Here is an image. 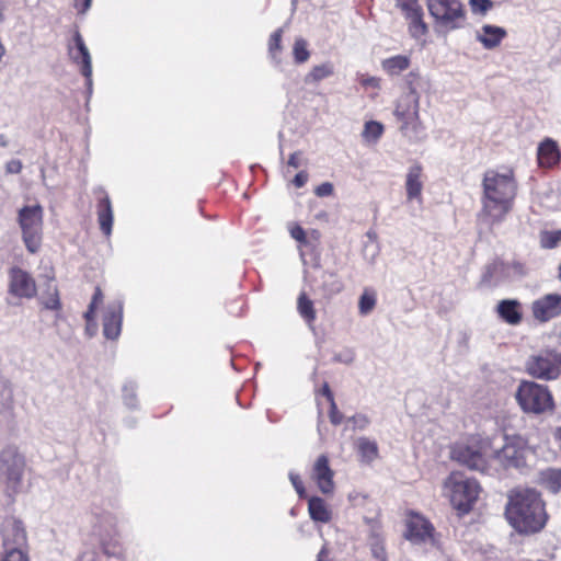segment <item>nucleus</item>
Listing matches in <instances>:
<instances>
[{
	"label": "nucleus",
	"mask_w": 561,
	"mask_h": 561,
	"mask_svg": "<svg viewBox=\"0 0 561 561\" xmlns=\"http://www.w3.org/2000/svg\"><path fill=\"white\" fill-rule=\"evenodd\" d=\"M505 516L510 525L519 534L540 531L548 519L545 503L534 489H515L508 494Z\"/></svg>",
	"instance_id": "obj_1"
},
{
	"label": "nucleus",
	"mask_w": 561,
	"mask_h": 561,
	"mask_svg": "<svg viewBox=\"0 0 561 561\" xmlns=\"http://www.w3.org/2000/svg\"><path fill=\"white\" fill-rule=\"evenodd\" d=\"M482 187L484 214L493 224L501 222L511 211L517 192L513 171L488 170L483 175Z\"/></svg>",
	"instance_id": "obj_2"
},
{
	"label": "nucleus",
	"mask_w": 561,
	"mask_h": 561,
	"mask_svg": "<svg viewBox=\"0 0 561 561\" xmlns=\"http://www.w3.org/2000/svg\"><path fill=\"white\" fill-rule=\"evenodd\" d=\"M450 457L471 470L484 471L491 459V440L479 435L470 436L454 444Z\"/></svg>",
	"instance_id": "obj_3"
},
{
	"label": "nucleus",
	"mask_w": 561,
	"mask_h": 561,
	"mask_svg": "<svg viewBox=\"0 0 561 561\" xmlns=\"http://www.w3.org/2000/svg\"><path fill=\"white\" fill-rule=\"evenodd\" d=\"M444 490L453 507L460 514H468L478 501L481 486L477 480L460 472H451L444 481Z\"/></svg>",
	"instance_id": "obj_4"
},
{
	"label": "nucleus",
	"mask_w": 561,
	"mask_h": 561,
	"mask_svg": "<svg viewBox=\"0 0 561 561\" xmlns=\"http://www.w3.org/2000/svg\"><path fill=\"white\" fill-rule=\"evenodd\" d=\"M437 33L447 34L463 27L466 10L460 0H426Z\"/></svg>",
	"instance_id": "obj_5"
},
{
	"label": "nucleus",
	"mask_w": 561,
	"mask_h": 561,
	"mask_svg": "<svg viewBox=\"0 0 561 561\" xmlns=\"http://www.w3.org/2000/svg\"><path fill=\"white\" fill-rule=\"evenodd\" d=\"M515 398L526 413L541 414L554 409L553 398L548 387L535 381H522Z\"/></svg>",
	"instance_id": "obj_6"
},
{
	"label": "nucleus",
	"mask_w": 561,
	"mask_h": 561,
	"mask_svg": "<svg viewBox=\"0 0 561 561\" xmlns=\"http://www.w3.org/2000/svg\"><path fill=\"white\" fill-rule=\"evenodd\" d=\"M420 94L415 88L408 91L397 102L394 116L400 122V130L410 139H416L423 130L420 119Z\"/></svg>",
	"instance_id": "obj_7"
},
{
	"label": "nucleus",
	"mask_w": 561,
	"mask_h": 561,
	"mask_svg": "<svg viewBox=\"0 0 561 561\" xmlns=\"http://www.w3.org/2000/svg\"><path fill=\"white\" fill-rule=\"evenodd\" d=\"M43 218L44 210L39 204L24 206L18 213V224L21 229L22 240L30 253H36L41 249Z\"/></svg>",
	"instance_id": "obj_8"
},
{
	"label": "nucleus",
	"mask_w": 561,
	"mask_h": 561,
	"mask_svg": "<svg viewBox=\"0 0 561 561\" xmlns=\"http://www.w3.org/2000/svg\"><path fill=\"white\" fill-rule=\"evenodd\" d=\"M25 467V457L18 447L10 445L0 451V480L9 493L20 491Z\"/></svg>",
	"instance_id": "obj_9"
},
{
	"label": "nucleus",
	"mask_w": 561,
	"mask_h": 561,
	"mask_svg": "<svg viewBox=\"0 0 561 561\" xmlns=\"http://www.w3.org/2000/svg\"><path fill=\"white\" fill-rule=\"evenodd\" d=\"M525 369L534 378L556 380L561 375L559 353L547 348L531 354L525 363Z\"/></svg>",
	"instance_id": "obj_10"
},
{
	"label": "nucleus",
	"mask_w": 561,
	"mask_h": 561,
	"mask_svg": "<svg viewBox=\"0 0 561 561\" xmlns=\"http://www.w3.org/2000/svg\"><path fill=\"white\" fill-rule=\"evenodd\" d=\"M528 448L522 437L506 438L504 445L500 448H493L491 445V459L499 461L503 467H520L525 463Z\"/></svg>",
	"instance_id": "obj_11"
},
{
	"label": "nucleus",
	"mask_w": 561,
	"mask_h": 561,
	"mask_svg": "<svg viewBox=\"0 0 561 561\" xmlns=\"http://www.w3.org/2000/svg\"><path fill=\"white\" fill-rule=\"evenodd\" d=\"M405 537L415 545L438 547V540L433 525L420 514H411L409 516Z\"/></svg>",
	"instance_id": "obj_12"
},
{
	"label": "nucleus",
	"mask_w": 561,
	"mask_h": 561,
	"mask_svg": "<svg viewBox=\"0 0 561 561\" xmlns=\"http://www.w3.org/2000/svg\"><path fill=\"white\" fill-rule=\"evenodd\" d=\"M0 536L3 550L20 549L25 550L27 536L21 520L15 517H7L0 526Z\"/></svg>",
	"instance_id": "obj_13"
},
{
	"label": "nucleus",
	"mask_w": 561,
	"mask_h": 561,
	"mask_svg": "<svg viewBox=\"0 0 561 561\" xmlns=\"http://www.w3.org/2000/svg\"><path fill=\"white\" fill-rule=\"evenodd\" d=\"M9 293L19 298L31 299L36 295L34 278L20 267L9 271Z\"/></svg>",
	"instance_id": "obj_14"
},
{
	"label": "nucleus",
	"mask_w": 561,
	"mask_h": 561,
	"mask_svg": "<svg viewBox=\"0 0 561 561\" xmlns=\"http://www.w3.org/2000/svg\"><path fill=\"white\" fill-rule=\"evenodd\" d=\"M334 471L331 469L327 455H320L311 470V479L323 494H332L335 489Z\"/></svg>",
	"instance_id": "obj_15"
},
{
	"label": "nucleus",
	"mask_w": 561,
	"mask_h": 561,
	"mask_svg": "<svg viewBox=\"0 0 561 561\" xmlns=\"http://www.w3.org/2000/svg\"><path fill=\"white\" fill-rule=\"evenodd\" d=\"M368 533L366 545L370 552L371 561H388L386 540L381 525L373 519H367Z\"/></svg>",
	"instance_id": "obj_16"
},
{
	"label": "nucleus",
	"mask_w": 561,
	"mask_h": 561,
	"mask_svg": "<svg viewBox=\"0 0 561 561\" xmlns=\"http://www.w3.org/2000/svg\"><path fill=\"white\" fill-rule=\"evenodd\" d=\"M123 301L117 299L110 302L103 314V334L108 340H116L122 331Z\"/></svg>",
	"instance_id": "obj_17"
},
{
	"label": "nucleus",
	"mask_w": 561,
	"mask_h": 561,
	"mask_svg": "<svg viewBox=\"0 0 561 561\" xmlns=\"http://www.w3.org/2000/svg\"><path fill=\"white\" fill-rule=\"evenodd\" d=\"M534 317L546 322L561 313V296L558 294H549L533 302Z\"/></svg>",
	"instance_id": "obj_18"
},
{
	"label": "nucleus",
	"mask_w": 561,
	"mask_h": 561,
	"mask_svg": "<svg viewBox=\"0 0 561 561\" xmlns=\"http://www.w3.org/2000/svg\"><path fill=\"white\" fill-rule=\"evenodd\" d=\"M75 46H69V55L77 64H81V72L87 78V82L91 85L92 65L91 55L84 41L79 32L73 35Z\"/></svg>",
	"instance_id": "obj_19"
},
{
	"label": "nucleus",
	"mask_w": 561,
	"mask_h": 561,
	"mask_svg": "<svg viewBox=\"0 0 561 561\" xmlns=\"http://www.w3.org/2000/svg\"><path fill=\"white\" fill-rule=\"evenodd\" d=\"M423 168L420 163L409 167L405 175V192L409 202L416 201L422 204Z\"/></svg>",
	"instance_id": "obj_20"
},
{
	"label": "nucleus",
	"mask_w": 561,
	"mask_h": 561,
	"mask_svg": "<svg viewBox=\"0 0 561 561\" xmlns=\"http://www.w3.org/2000/svg\"><path fill=\"white\" fill-rule=\"evenodd\" d=\"M506 36V31L501 26L484 24L476 31V39L482 44L485 49L497 47Z\"/></svg>",
	"instance_id": "obj_21"
},
{
	"label": "nucleus",
	"mask_w": 561,
	"mask_h": 561,
	"mask_svg": "<svg viewBox=\"0 0 561 561\" xmlns=\"http://www.w3.org/2000/svg\"><path fill=\"white\" fill-rule=\"evenodd\" d=\"M538 162L540 167L551 168L556 165L561 158L560 150L554 140L547 138L538 147Z\"/></svg>",
	"instance_id": "obj_22"
},
{
	"label": "nucleus",
	"mask_w": 561,
	"mask_h": 561,
	"mask_svg": "<svg viewBox=\"0 0 561 561\" xmlns=\"http://www.w3.org/2000/svg\"><path fill=\"white\" fill-rule=\"evenodd\" d=\"M496 310L501 319L511 325H517L522 321L520 304L515 299L501 300Z\"/></svg>",
	"instance_id": "obj_23"
},
{
	"label": "nucleus",
	"mask_w": 561,
	"mask_h": 561,
	"mask_svg": "<svg viewBox=\"0 0 561 561\" xmlns=\"http://www.w3.org/2000/svg\"><path fill=\"white\" fill-rule=\"evenodd\" d=\"M310 518L318 523L328 524L332 520L333 513L325 501L319 496H312L308 502Z\"/></svg>",
	"instance_id": "obj_24"
},
{
	"label": "nucleus",
	"mask_w": 561,
	"mask_h": 561,
	"mask_svg": "<svg viewBox=\"0 0 561 561\" xmlns=\"http://www.w3.org/2000/svg\"><path fill=\"white\" fill-rule=\"evenodd\" d=\"M405 19L409 20V33L415 38L420 39L425 36L428 32V26L423 20V9L422 7L404 14Z\"/></svg>",
	"instance_id": "obj_25"
},
{
	"label": "nucleus",
	"mask_w": 561,
	"mask_h": 561,
	"mask_svg": "<svg viewBox=\"0 0 561 561\" xmlns=\"http://www.w3.org/2000/svg\"><path fill=\"white\" fill-rule=\"evenodd\" d=\"M98 219L101 230L104 234L110 236L113 225V209L111 201L107 196L103 197L98 207Z\"/></svg>",
	"instance_id": "obj_26"
},
{
	"label": "nucleus",
	"mask_w": 561,
	"mask_h": 561,
	"mask_svg": "<svg viewBox=\"0 0 561 561\" xmlns=\"http://www.w3.org/2000/svg\"><path fill=\"white\" fill-rule=\"evenodd\" d=\"M411 60L408 56L397 55L382 60L381 67L389 76H398L410 67Z\"/></svg>",
	"instance_id": "obj_27"
},
{
	"label": "nucleus",
	"mask_w": 561,
	"mask_h": 561,
	"mask_svg": "<svg viewBox=\"0 0 561 561\" xmlns=\"http://www.w3.org/2000/svg\"><path fill=\"white\" fill-rule=\"evenodd\" d=\"M540 482L552 493L561 490V469L548 468L540 472Z\"/></svg>",
	"instance_id": "obj_28"
},
{
	"label": "nucleus",
	"mask_w": 561,
	"mask_h": 561,
	"mask_svg": "<svg viewBox=\"0 0 561 561\" xmlns=\"http://www.w3.org/2000/svg\"><path fill=\"white\" fill-rule=\"evenodd\" d=\"M357 449L363 461L369 463L377 459L378 457V446L377 443L370 440L367 437H359L357 439Z\"/></svg>",
	"instance_id": "obj_29"
},
{
	"label": "nucleus",
	"mask_w": 561,
	"mask_h": 561,
	"mask_svg": "<svg viewBox=\"0 0 561 561\" xmlns=\"http://www.w3.org/2000/svg\"><path fill=\"white\" fill-rule=\"evenodd\" d=\"M334 73V67L331 62H324L312 67L310 72L305 77L307 84L318 83L321 80L331 77Z\"/></svg>",
	"instance_id": "obj_30"
},
{
	"label": "nucleus",
	"mask_w": 561,
	"mask_h": 561,
	"mask_svg": "<svg viewBox=\"0 0 561 561\" xmlns=\"http://www.w3.org/2000/svg\"><path fill=\"white\" fill-rule=\"evenodd\" d=\"M297 310L300 317L311 325L316 320V310L313 307V301L309 299L306 293H301L297 300Z\"/></svg>",
	"instance_id": "obj_31"
},
{
	"label": "nucleus",
	"mask_w": 561,
	"mask_h": 561,
	"mask_svg": "<svg viewBox=\"0 0 561 561\" xmlns=\"http://www.w3.org/2000/svg\"><path fill=\"white\" fill-rule=\"evenodd\" d=\"M376 293L371 289H365L359 297L358 311L362 316L369 314L376 306Z\"/></svg>",
	"instance_id": "obj_32"
},
{
	"label": "nucleus",
	"mask_w": 561,
	"mask_h": 561,
	"mask_svg": "<svg viewBox=\"0 0 561 561\" xmlns=\"http://www.w3.org/2000/svg\"><path fill=\"white\" fill-rule=\"evenodd\" d=\"M383 133V126L375 121L367 122L362 133L363 138L367 142H376Z\"/></svg>",
	"instance_id": "obj_33"
},
{
	"label": "nucleus",
	"mask_w": 561,
	"mask_h": 561,
	"mask_svg": "<svg viewBox=\"0 0 561 561\" xmlns=\"http://www.w3.org/2000/svg\"><path fill=\"white\" fill-rule=\"evenodd\" d=\"M323 289L329 295H336L343 289L342 280L333 273L323 274Z\"/></svg>",
	"instance_id": "obj_34"
},
{
	"label": "nucleus",
	"mask_w": 561,
	"mask_h": 561,
	"mask_svg": "<svg viewBox=\"0 0 561 561\" xmlns=\"http://www.w3.org/2000/svg\"><path fill=\"white\" fill-rule=\"evenodd\" d=\"M307 46H308V43L306 39H304L301 37L296 38V41L294 43V47H293V55H294L295 62L304 64L309 59L310 53H309Z\"/></svg>",
	"instance_id": "obj_35"
},
{
	"label": "nucleus",
	"mask_w": 561,
	"mask_h": 561,
	"mask_svg": "<svg viewBox=\"0 0 561 561\" xmlns=\"http://www.w3.org/2000/svg\"><path fill=\"white\" fill-rule=\"evenodd\" d=\"M42 304L46 309L58 310L61 307L56 286H49L47 295L42 296Z\"/></svg>",
	"instance_id": "obj_36"
},
{
	"label": "nucleus",
	"mask_w": 561,
	"mask_h": 561,
	"mask_svg": "<svg viewBox=\"0 0 561 561\" xmlns=\"http://www.w3.org/2000/svg\"><path fill=\"white\" fill-rule=\"evenodd\" d=\"M561 241V230L545 231L540 236V244L545 249H553Z\"/></svg>",
	"instance_id": "obj_37"
},
{
	"label": "nucleus",
	"mask_w": 561,
	"mask_h": 561,
	"mask_svg": "<svg viewBox=\"0 0 561 561\" xmlns=\"http://www.w3.org/2000/svg\"><path fill=\"white\" fill-rule=\"evenodd\" d=\"M1 561H30L26 550H3Z\"/></svg>",
	"instance_id": "obj_38"
},
{
	"label": "nucleus",
	"mask_w": 561,
	"mask_h": 561,
	"mask_svg": "<svg viewBox=\"0 0 561 561\" xmlns=\"http://www.w3.org/2000/svg\"><path fill=\"white\" fill-rule=\"evenodd\" d=\"M123 398L125 404L129 408L136 407V385L133 382H127L123 387Z\"/></svg>",
	"instance_id": "obj_39"
},
{
	"label": "nucleus",
	"mask_w": 561,
	"mask_h": 561,
	"mask_svg": "<svg viewBox=\"0 0 561 561\" xmlns=\"http://www.w3.org/2000/svg\"><path fill=\"white\" fill-rule=\"evenodd\" d=\"M283 28H278L270 37L268 50L272 57H275V53L280 49Z\"/></svg>",
	"instance_id": "obj_40"
},
{
	"label": "nucleus",
	"mask_w": 561,
	"mask_h": 561,
	"mask_svg": "<svg viewBox=\"0 0 561 561\" xmlns=\"http://www.w3.org/2000/svg\"><path fill=\"white\" fill-rule=\"evenodd\" d=\"M347 421L353 424L354 430H365L370 423L368 416L362 413L351 416Z\"/></svg>",
	"instance_id": "obj_41"
},
{
	"label": "nucleus",
	"mask_w": 561,
	"mask_h": 561,
	"mask_svg": "<svg viewBox=\"0 0 561 561\" xmlns=\"http://www.w3.org/2000/svg\"><path fill=\"white\" fill-rule=\"evenodd\" d=\"M469 4L474 13H485L492 8L490 0H469Z\"/></svg>",
	"instance_id": "obj_42"
},
{
	"label": "nucleus",
	"mask_w": 561,
	"mask_h": 561,
	"mask_svg": "<svg viewBox=\"0 0 561 561\" xmlns=\"http://www.w3.org/2000/svg\"><path fill=\"white\" fill-rule=\"evenodd\" d=\"M396 3L397 7H399L402 10L403 14H407L421 8L417 0H396Z\"/></svg>",
	"instance_id": "obj_43"
},
{
	"label": "nucleus",
	"mask_w": 561,
	"mask_h": 561,
	"mask_svg": "<svg viewBox=\"0 0 561 561\" xmlns=\"http://www.w3.org/2000/svg\"><path fill=\"white\" fill-rule=\"evenodd\" d=\"M289 480H290L294 489L296 490L297 494L300 497L306 496V489L304 486V483H302L299 474H297L295 472H289Z\"/></svg>",
	"instance_id": "obj_44"
},
{
	"label": "nucleus",
	"mask_w": 561,
	"mask_h": 561,
	"mask_svg": "<svg viewBox=\"0 0 561 561\" xmlns=\"http://www.w3.org/2000/svg\"><path fill=\"white\" fill-rule=\"evenodd\" d=\"M355 354L352 350H345L334 355L333 359L343 364H352L354 362Z\"/></svg>",
	"instance_id": "obj_45"
},
{
	"label": "nucleus",
	"mask_w": 561,
	"mask_h": 561,
	"mask_svg": "<svg viewBox=\"0 0 561 561\" xmlns=\"http://www.w3.org/2000/svg\"><path fill=\"white\" fill-rule=\"evenodd\" d=\"M329 417L334 425H339L343 421V414L337 410L335 401L330 402Z\"/></svg>",
	"instance_id": "obj_46"
},
{
	"label": "nucleus",
	"mask_w": 561,
	"mask_h": 561,
	"mask_svg": "<svg viewBox=\"0 0 561 561\" xmlns=\"http://www.w3.org/2000/svg\"><path fill=\"white\" fill-rule=\"evenodd\" d=\"M363 87H370L373 89H380V79L377 77L362 76L359 80Z\"/></svg>",
	"instance_id": "obj_47"
},
{
	"label": "nucleus",
	"mask_w": 561,
	"mask_h": 561,
	"mask_svg": "<svg viewBox=\"0 0 561 561\" xmlns=\"http://www.w3.org/2000/svg\"><path fill=\"white\" fill-rule=\"evenodd\" d=\"M314 193L320 197L329 196L333 193V185L330 182H324L316 188Z\"/></svg>",
	"instance_id": "obj_48"
},
{
	"label": "nucleus",
	"mask_w": 561,
	"mask_h": 561,
	"mask_svg": "<svg viewBox=\"0 0 561 561\" xmlns=\"http://www.w3.org/2000/svg\"><path fill=\"white\" fill-rule=\"evenodd\" d=\"M290 236L297 240L298 242L305 243L306 242V232L305 230L298 226L295 225L290 228Z\"/></svg>",
	"instance_id": "obj_49"
},
{
	"label": "nucleus",
	"mask_w": 561,
	"mask_h": 561,
	"mask_svg": "<svg viewBox=\"0 0 561 561\" xmlns=\"http://www.w3.org/2000/svg\"><path fill=\"white\" fill-rule=\"evenodd\" d=\"M5 170L8 173L18 174L22 171V162L18 159L10 160L5 164Z\"/></svg>",
	"instance_id": "obj_50"
},
{
	"label": "nucleus",
	"mask_w": 561,
	"mask_h": 561,
	"mask_svg": "<svg viewBox=\"0 0 561 561\" xmlns=\"http://www.w3.org/2000/svg\"><path fill=\"white\" fill-rule=\"evenodd\" d=\"M307 181H308V173L305 171H301L296 174L293 183L296 187H302L307 183Z\"/></svg>",
	"instance_id": "obj_51"
},
{
	"label": "nucleus",
	"mask_w": 561,
	"mask_h": 561,
	"mask_svg": "<svg viewBox=\"0 0 561 561\" xmlns=\"http://www.w3.org/2000/svg\"><path fill=\"white\" fill-rule=\"evenodd\" d=\"M288 165L293 167L295 169H297L301 165V152L300 151H296L290 154V157L288 159Z\"/></svg>",
	"instance_id": "obj_52"
},
{
	"label": "nucleus",
	"mask_w": 561,
	"mask_h": 561,
	"mask_svg": "<svg viewBox=\"0 0 561 561\" xmlns=\"http://www.w3.org/2000/svg\"><path fill=\"white\" fill-rule=\"evenodd\" d=\"M419 80H420V77L415 72H410L407 76V84H408L409 91H411L412 88H415L417 90V81Z\"/></svg>",
	"instance_id": "obj_53"
},
{
	"label": "nucleus",
	"mask_w": 561,
	"mask_h": 561,
	"mask_svg": "<svg viewBox=\"0 0 561 561\" xmlns=\"http://www.w3.org/2000/svg\"><path fill=\"white\" fill-rule=\"evenodd\" d=\"M508 267L513 271L515 275L518 276H523L526 273L525 266L520 262H513L512 264L508 265Z\"/></svg>",
	"instance_id": "obj_54"
},
{
	"label": "nucleus",
	"mask_w": 561,
	"mask_h": 561,
	"mask_svg": "<svg viewBox=\"0 0 561 561\" xmlns=\"http://www.w3.org/2000/svg\"><path fill=\"white\" fill-rule=\"evenodd\" d=\"M92 0H75V7L79 10V12L84 13L91 7Z\"/></svg>",
	"instance_id": "obj_55"
},
{
	"label": "nucleus",
	"mask_w": 561,
	"mask_h": 561,
	"mask_svg": "<svg viewBox=\"0 0 561 561\" xmlns=\"http://www.w3.org/2000/svg\"><path fill=\"white\" fill-rule=\"evenodd\" d=\"M96 306L94 304H90L88 307V310L84 313V319L87 322H95L94 321V313H95Z\"/></svg>",
	"instance_id": "obj_56"
},
{
	"label": "nucleus",
	"mask_w": 561,
	"mask_h": 561,
	"mask_svg": "<svg viewBox=\"0 0 561 561\" xmlns=\"http://www.w3.org/2000/svg\"><path fill=\"white\" fill-rule=\"evenodd\" d=\"M103 300V294L100 287L95 288L94 295L92 297V300L90 304H94V306L98 307L99 304H101Z\"/></svg>",
	"instance_id": "obj_57"
},
{
	"label": "nucleus",
	"mask_w": 561,
	"mask_h": 561,
	"mask_svg": "<svg viewBox=\"0 0 561 561\" xmlns=\"http://www.w3.org/2000/svg\"><path fill=\"white\" fill-rule=\"evenodd\" d=\"M321 392L328 399L329 402L334 401L333 393L327 382H324Z\"/></svg>",
	"instance_id": "obj_58"
},
{
	"label": "nucleus",
	"mask_w": 561,
	"mask_h": 561,
	"mask_svg": "<svg viewBox=\"0 0 561 561\" xmlns=\"http://www.w3.org/2000/svg\"><path fill=\"white\" fill-rule=\"evenodd\" d=\"M98 325L96 322H87L85 333L89 337H92L96 332Z\"/></svg>",
	"instance_id": "obj_59"
},
{
	"label": "nucleus",
	"mask_w": 561,
	"mask_h": 561,
	"mask_svg": "<svg viewBox=\"0 0 561 561\" xmlns=\"http://www.w3.org/2000/svg\"><path fill=\"white\" fill-rule=\"evenodd\" d=\"M328 554H329V551H328L327 547L323 546L317 556V561H328Z\"/></svg>",
	"instance_id": "obj_60"
},
{
	"label": "nucleus",
	"mask_w": 561,
	"mask_h": 561,
	"mask_svg": "<svg viewBox=\"0 0 561 561\" xmlns=\"http://www.w3.org/2000/svg\"><path fill=\"white\" fill-rule=\"evenodd\" d=\"M9 144L8 138L4 135H0V147H7Z\"/></svg>",
	"instance_id": "obj_61"
},
{
	"label": "nucleus",
	"mask_w": 561,
	"mask_h": 561,
	"mask_svg": "<svg viewBox=\"0 0 561 561\" xmlns=\"http://www.w3.org/2000/svg\"><path fill=\"white\" fill-rule=\"evenodd\" d=\"M367 236H368L369 238H375V237H376V234H375L374 232H368V233H367Z\"/></svg>",
	"instance_id": "obj_62"
},
{
	"label": "nucleus",
	"mask_w": 561,
	"mask_h": 561,
	"mask_svg": "<svg viewBox=\"0 0 561 561\" xmlns=\"http://www.w3.org/2000/svg\"><path fill=\"white\" fill-rule=\"evenodd\" d=\"M559 279L561 280V262H560V265H559Z\"/></svg>",
	"instance_id": "obj_63"
},
{
	"label": "nucleus",
	"mask_w": 561,
	"mask_h": 561,
	"mask_svg": "<svg viewBox=\"0 0 561 561\" xmlns=\"http://www.w3.org/2000/svg\"><path fill=\"white\" fill-rule=\"evenodd\" d=\"M559 363H560V366H561V353L559 354Z\"/></svg>",
	"instance_id": "obj_64"
}]
</instances>
